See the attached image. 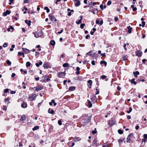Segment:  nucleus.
Returning a JSON list of instances; mask_svg holds the SVG:
<instances>
[{"instance_id": "obj_1", "label": "nucleus", "mask_w": 147, "mask_h": 147, "mask_svg": "<svg viewBox=\"0 0 147 147\" xmlns=\"http://www.w3.org/2000/svg\"><path fill=\"white\" fill-rule=\"evenodd\" d=\"M92 117L91 114L83 115L80 117V123L82 126H85L89 122Z\"/></svg>"}, {"instance_id": "obj_2", "label": "nucleus", "mask_w": 147, "mask_h": 147, "mask_svg": "<svg viewBox=\"0 0 147 147\" xmlns=\"http://www.w3.org/2000/svg\"><path fill=\"white\" fill-rule=\"evenodd\" d=\"M135 139L133 133H131L128 136L127 139V142L128 143H132Z\"/></svg>"}, {"instance_id": "obj_3", "label": "nucleus", "mask_w": 147, "mask_h": 147, "mask_svg": "<svg viewBox=\"0 0 147 147\" xmlns=\"http://www.w3.org/2000/svg\"><path fill=\"white\" fill-rule=\"evenodd\" d=\"M43 35V33L42 31H37L34 33V35L35 37L38 38L39 37H41Z\"/></svg>"}, {"instance_id": "obj_4", "label": "nucleus", "mask_w": 147, "mask_h": 147, "mask_svg": "<svg viewBox=\"0 0 147 147\" xmlns=\"http://www.w3.org/2000/svg\"><path fill=\"white\" fill-rule=\"evenodd\" d=\"M66 73L65 72H60L57 74V76L59 78L64 77Z\"/></svg>"}, {"instance_id": "obj_5", "label": "nucleus", "mask_w": 147, "mask_h": 147, "mask_svg": "<svg viewBox=\"0 0 147 147\" xmlns=\"http://www.w3.org/2000/svg\"><path fill=\"white\" fill-rule=\"evenodd\" d=\"M91 99L92 101L93 102H96L97 100V98L95 95H92L91 96Z\"/></svg>"}, {"instance_id": "obj_6", "label": "nucleus", "mask_w": 147, "mask_h": 147, "mask_svg": "<svg viewBox=\"0 0 147 147\" xmlns=\"http://www.w3.org/2000/svg\"><path fill=\"white\" fill-rule=\"evenodd\" d=\"M36 95L35 94H31L29 97L30 101H32L35 100V98L36 97Z\"/></svg>"}, {"instance_id": "obj_7", "label": "nucleus", "mask_w": 147, "mask_h": 147, "mask_svg": "<svg viewBox=\"0 0 147 147\" xmlns=\"http://www.w3.org/2000/svg\"><path fill=\"white\" fill-rule=\"evenodd\" d=\"M142 54V52L140 50H138L136 52V55L138 57H141Z\"/></svg>"}, {"instance_id": "obj_8", "label": "nucleus", "mask_w": 147, "mask_h": 147, "mask_svg": "<svg viewBox=\"0 0 147 147\" xmlns=\"http://www.w3.org/2000/svg\"><path fill=\"white\" fill-rule=\"evenodd\" d=\"M94 51H91L89 52L88 53H87L86 54V57H87L88 55L90 56H92V55H93L94 53Z\"/></svg>"}, {"instance_id": "obj_9", "label": "nucleus", "mask_w": 147, "mask_h": 147, "mask_svg": "<svg viewBox=\"0 0 147 147\" xmlns=\"http://www.w3.org/2000/svg\"><path fill=\"white\" fill-rule=\"evenodd\" d=\"M36 88V89L35 90V91H36L37 92H38L40 90H41L43 89V87L41 86H36L35 87H34V88Z\"/></svg>"}, {"instance_id": "obj_10", "label": "nucleus", "mask_w": 147, "mask_h": 147, "mask_svg": "<svg viewBox=\"0 0 147 147\" xmlns=\"http://www.w3.org/2000/svg\"><path fill=\"white\" fill-rule=\"evenodd\" d=\"M109 124L110 126H112L115 124L114 121L111 119L109 122Z\"/></svg>"}, {"instance_id": "obj_11", "label": "nucleus", "mask_w": 147, "mask_h": 147, "mask_svg": "<svg viewBox=\"0 0 147 147\" xmlns=\"http://www.w3.org/2000/svg\"><path fill=\"white\" fill-rule=\"evenodd\" d=\"M27 107V104L26 102H23L21 105V107L24 108H25Z\"/></svg>"}, {"instance_id": "obj_12", "label": "nucleus", "mask_w": 147, "mask_h": 147, "mask_svg": "<svg viewBox=\"0 0 147 147\" xmlns=\"http://www.w3.org/2000/svg\"><path fill=\"white\" fill-rule=\"evenodd\" d=\"M23 51L25 53H29L30 52V51L26 49L23 48H22Z\"/></svg>"}, {"instance_id": "obj_13", "label": "nucleus", "mask_w": 147, "mask_h": 147, "mask_svg": "<svg viewBox=\"0 0 147 147\" xmlns=\"http://www.w3.org/2000/svg\"><path fill=\"white\" fill-rule=\"evenodd\" d=\"M49 16L50 17V19L51 21L54 22H55L57 21V19L55 18V17H54V16H53L52 15H49Z\"/></svg>"}, {"instance_id": "obj_14", "label": "nucleus", "mask_w": 147, "mask_h": 147, "mask_svg": "<svg viewBox=\"0 0 147 147\" xmlns=\"http://www.w3.org/2000/svg\"><path fill=\"white\" fill-rule=\"evenodd\" d=\"M74 1L75 2L77 1V3H75V6H76V7H78L80 5V3L79 1L78 0H74Z\"/></svg>"}, {"instance_id": "obj_15", "label": "nucleus", "mask_w": 147, "mask_h": 147, "mask_svg": "<svg viewBox=\"0 0 147 147\" xmlns=\"http://www.w3.org/2000/svg\"><path fill=\"white\" fill-rule=\"evenodd\" d=\"M76 87L75 86H70L69 89V90L70 91H73L75 90L76 89Z\"/></svg>"}, {"instance_id": "obj_16", "label": "nucleus", "mask_w": 147, "mask_h": 147, "mask_svg": "<svg viewBox=\"0 0 147 147\" xmlns=\"http://www.w3.org/2000/svg\"><path fill=\"white\" fill-rule=\"evenodd\" d=\"M89 84L88 86L89 88H91L92 83V81L91 80H89L87 82Z\"/></svg>"}, {"instance_id": "obj_17", "label": "nucleus", "mask_w": 147, "mask_h": 147, "mask_svg": "<svg viewBox=\"0 0 147 147\" xmlns=\"http://www.w3.org/2000/svg\"><path fill=\"white\" fill-rule=\"evenodd\" d=\"M81 140V138L79 137H75L74 138V142H77Z\"/></svg>"}, {"instance_id": "obj_18", "label": "nucleus", "mask_w": 147, "mask_h": 147, "mask_svg": "<svg viewBox=\"0 0 147 147\" xmlns=\"http://www.w3.org/2000/svg\"><path fill=\"white\" fill-rule=\"evenodd\" d=\"M39 61V63H36L35 64L36 66L37 67H39L40 66V65H42V62L41 61Z\"/></svg>"}, {"instance_id": "obj_19", "label": "nucleus", "mask_w": 147, "mask_h": 147, "mask_svg": "<svg viewBox=\"0 0 147 147\" xmlns=\"http://www.w3.org/2000/svg\"><path fill=\"white\" fill-rule=\"evenodd\" d=\"M25 22L28 24V26H30L31 25V22L30 20H25Z\"/></svg>"}, {"instance_id": "obj_20", "label": "nucleus", "mask_w": 147, "mask_h": 147, "mask_svg": "<svg viewBox=\"0 0 147 147\" xmlns=\"http://www.w3.org/2000/svg\"><path fill=\"white\" fill-rule=\"evenodd\" d=\"M48 112L51 114H53L55 113L54 111L52 109H49L48 110Z\"/></svg>"}, {"instance_id": "obj_21", "label": "nucleus", "mask_w": 147, "mask_h": 147, "mask_svg": "<svg viewBox=\"0 0 147 147\" xmlns=\"http://www.w3.org/2000/svg\"><path fill=\"white\" fill-rule=\"evenodd\" d=\"M133 74L134 75V76L136 78L137 77V75H139V72L138 71H137L135 72H133Z\"/></svg>"}, {"instance_id": "obj_22", "label": "nucleus", "mask_w": 147, "mask_h": 147, "mask_svg": "<svg viewBox=\"0 0 147 147\" xmlns=\"http://www.w3.org/2000/svg\"><path fill=\"white\" fill-rule=\"evenodd\" d=\"M10 13V11H9L8 10H7L6 11L5 13H3V16H6L7 15V14H9Z\"/></svg>"}, {"instance_id": "obj_23", "label": "nucleus", "mask_w": 147, "mask_h": 147, "mask_svg": "<svg viewBox=\"0 0 147 147\" xmlns=\"http://www.w3.org/2000/svg\"><path fill=\"white\" fill-rule=\"evenodd\" d=\"M100 64L101 65L104 64L105 65V66H106L107 65V63L105 61H102L100 62Z\"/></svg>"}, {"instance_id": "obj_24", "label": "nucleus", "mask_w": 147, "mask_h": 147, "mask_svg": "<svg viewBox=\"0 0 147 147\" xmlns=\"http://www.w3.org/2000/svg\"><path fill=\"white\" fill-rule=\"evenodd\" d=\"M26 119L25 116L24 115H22L20 119V121H24Z\"/></svg>"}, {"instance_id": "obj_25", "label": "nucleus", "mask_w": 147, "mask_h": 147, "mask_svg": "<svg viewBox=\"0 0 147 147\" xmlns=\"http://www.w3.org/2000/svg\"><path fill=\"white\" fill-rule=\"evenodd\" d=\"M96 4L94 2H90L89 4V7H92Z\"/></svg>"}, {"instance_id": "obj_26", "label": "nucleus", "mask_w": 147, "mask_h": 147, "mask_svg": "<svg viewBox=\"0 0 147 147\" xmlns=\"http://www.w3.org/2000/svg\"><path fill=\"white\" fill-rule=\"evenodd\" d=\"M50 44L52 46H54L55 45V42L54 40H52L50 42Z\"/></svg>"}, {"instance_id": "obj_27", "label": "nucleus", "mask_w": 147, "mask_h": 147, "mask_svg": "<svg viewBox=\"0 0 147 147\" xmlns=\"http://www.w3.org/2000/svg\"><path fill=\"white\" fill-rule=\"evenodd\" d=\"M128 32L129 33H131V29H132V28L131 27H130V26H129L128 27Z\"/></svg>"}, {"instance_id": "obj_28", "label": "nucleus", "mask_w": 147, "mask_h": 147, "mask_svg": "<svg viewBox=\"0 0 147 147\" xmlns=\"http://www.w3.org/2000/svg\"><path fill=\"white\" fill-rule=\"evenodd\" d=\"M131 82L132 83L134 84L135 85H136V82L135 81L134 79H132L131 80Z\"/></svg>"}, {"instance_id": "obj_29", "label": "nucleus", "mask_w": 147, "mask_h": 147, "mask_svg": "<svg viewBox=\"0 0 147 147\" xmlns=\"http://www.w3.org/2000/svg\"><path fill=\"white\" fill-rule=\"evenodd\" d=\"M88 105L89 108L92 107V104L90 100H88Z\"/></svg>"}, {"instance_id": "obj_30", "label": "nucleus", "mask_w": 147, "mask_h": 147, "mask_svg": "<svg viewBox=\"0 0 147 147\" xmlns=\"http://www.w3.org/2000/svg\"><path fill=\"white\" fill-rule=\"evenodd\" d=\"M44 9L47 10V12L48 13L50 11V10L48 7H45L44 8Z\"/></svg>"}, {"instance_id": "obj_31", "label": "nucleus", "mask_w": 147, "mask_h": 147, "mask_svg": "<svg viewBox=\"0 0 147 147\" xmlns=\"http://www.w3.org/2000/svg\"><path fill=\"white\" fill-rule=\"evenodd\" d=\"M68 66L69 64L67 63H64L63 65V66L64 67H67Z\"/></svg>"}, {"instance_id": "obj_32", "label": "nucleus", "mask_w": 147, "mask_h": 147, "mask_svg": "<svg viewBox=\"0 0 147 147\" xmlns=\"http://www.w3.org/2000/svg\"><path fill=\"white\" fill-rule=\"evenodd\" d=\"M31 65L30 63L29 62H27L26 63V66L27 67H30Z\"/></svg>"}, {"instance_id": "obj_33", "label": "nucleus", "mask_w": 147, "mask_h": 147, "mask_svg": "<svg viewBox=\"0 0 147 147\" xmlns=\"http://www.w3.org/2000/svg\"><path fill=\"white\" fill-rule=\"evenodd\" d=\"M39 128V127L38 126H36L32 128V130L33 131L36 130L37 129H38Z\"/></svg>"}, {"instance_id": "obj_34", "label": "nucleus", "mask_w": 147, "mask_h": 147, "mask_svg": "<svg viewBox=\"0 0 147 147\" xmlns=\"http://www.w3.org/2000/svg\"><path fill=\"white\" fill-rule=\"evenodd\" d=\"M123 139H122L121 138H120L119 139H118V141L119 144H120L121 142H123Z\"/></svg>"}, {"instance_id": "obj_35", "label": "nucleus", "mask_w": 147, "mask_h": 147, "mask_svg": "<svg viewBox=\"0 0 147 147\" xmlns=\"http://www.w3.org/2000/svg\"><path fill=\"white\" fill-rule=\"evenodd\" d=\"M118 133L121 134H123V131L122 130L120 129L118 130Z\"/></svg>"}, {"instance_id": "obj_36", "label": "nucleus", "mask_w": 147, "mask_h": 147, "mask_svg": "<svg viewBox=\"0 0 147 147\" xmlns=\"http://www.w3.org/2000/svg\"><path fill=\"white\" fill-rule=\"evenodd\" d=\"M76 23L77 24H79L82 23L81 19H80L78 21H77L76 22Z\"/></svg>"}, {"instance_id": "obj_37", "label": "nucleus", "mask_w": 147, "mask_h": 147, "mask_svg": "<svg viewBox=\"0 0 147 147\" xmlns=\"http://www.w3.org/2000/svg\"><path fill=\"white\" fill-rule=\"evenodd\" d=\"M43 67L45 68L46 69H48L49 68L48 66L46 64H44L43 65Z\"/></svg>"}, {"instance_id": "obj_38", "label": "nucleus", "mask_w": 147, "mask_h": 147, "mask_svg": "<svg viewBox=\"0 0 147 147\" xmlns=\"http://www.w3.org/2000/svg\"><path fill=\"white\" fill-rule=\"evenodd\" d=\"M97 131L96 130V128L94 129V130H93L92 131V133L93 134H95L96 133Z\"/></svg>"}, {"instance_id": "obj_39", "label": "nucleus", "mask_w": 147, "mask_h": 147, "mask_svg": "<svg viewBox=\"0 0 147 147\" xmlns=\"http://www.w3.org/2000/svg\"><path fill=\"white\" fill-rule=\"evenodd\" d=\"M96 140H93L92 143L94 145H96Z\"/></svg>"}, {"instance_id": "obj_40", "label": "nucleus", "mask_w": 147, "mask_h": 147, "mask_svg": "<svg viewBox=\"0 0 147 147\" xmlns=\"http://www.w3.org/2000/svg\"><path fill=\"white\" fill-rule=\"evenodd\" d=\"M132 111V109L131 107H130L129 108V110L128 111H127V113H130Z\"/></svg>"}, {"instance_id": "obj_41", "label": "nucleus", "mask_w": 147, "mask_h": 147, "mask_svg": "<svg viewBox=\"0 0 147 147\" xmlns=\"http://www.w3.org/2000/svg\"><path fill=\"white\" fill-rule=\"evenodd\" d=\"M85 25L84 24H82L80 26V28L82 29H83L84 28Z\"/></svg>"}, {"instance_id": "obj_42", "label": "nucleus", "mask_w": 147, "mask_h": 147, "mask_svg": "<svg viewBox=\"0 0 147 147\" xmlns=\"http://www.w3.org/2000/svg\"><path fill=\"white\" fill-rule=\"evenodd\" d=\"M7 63L9 65H10L11 64V62L9 60H7L6 61Z\"/></svg>"}, {"instance_id": "obj_43", "label": "nucleus", "mask_w": 147, "mask_h": 147, "mask_svg": "<svg viewBox=\"0 0 147 147\" xmlns=\"http://www.w3.org/2000/svg\"><path fill=\"white\" fill-rule=\"evenodd\" d=\"M52 102L53 103V105L54 106H55L57 105V103L55 102V100H52Z\"/></svg>"}, {"instance_id": "obj_44", "label": "nucleus", "mask_w": 147, "mask_h": 147, "mask_svg": "<svg viewBox=\"0 0 147 147\" xmlns=\"http://www.w3.org/2000/svg\"><path fill=\"white\" fill-rule=\"evenodd\" d=\"M8 100H9V98H5V102H7V104L8 105V104H9V101H8Z\"/></svg>"}, {"instance_id": "obj_45", "label": "nucleus", "mask_w": 147, "mask_h": 147, "mask_svg": "<svg viewBox=\"0 0 147 147\" xmlns=\"http://www.w3.org/2000/svg\"><path fill=\"white\" fill-rule=\"evenodd\" d=\"M22 55H24V53L21 52H18V55L20 56H21Z\"/></svg>"}, {"instance_id": "obj_46", "label": "nucleus", "mask_w": 147, "mask_h": 147, "mask_svg": "<svg viewBox=\"0 0 147 147\" xmlns=\"http://www.w3.org/2000/svg\"><path fill=\"white\" fill-rule=\"evenodd\" d=\"M101 78L102 79H105V78H106L107 77L105 76L102 75V76H101Z\"/></svg>"}, {"instance_id": "obj_47", "label": "nucleus", "mask_w": 147, "mask_h": 147, "mask_svg": "<svg viewBox=\"0 0 147 147\" xmlns=\"http://www.w3.org/2000/svg\"><path fill=\"white\" fill-rule=\"evenodd\" d=\"M58 124L60 125H62L61 121L60 120H58Z\"/></svg>"}, {"instance_id": "obj_48", "label": "nucleus", "mask_w": 147, "mask_h": 147, "mask_svg": "<svg viewBox=\"0 0 147 147\" xmlns=\"http://www.w3.org/2000/svg\"><path fill=\"white\" fill-rule=\"evenodd\" d=\"M3 110L5 111L7 110V107L5 106H3Z\"/></svg>"}, {"instance_id": "obj_49", "label": "nucleus", "mask_w": 147, "mask_h": 147, "mask_svg": "<svg viewBox=\"0 0 147 147\" xmlns=\"http://www.w3.org/2000/svg\"><path fill=\"white\" fill-rule=\"evenodd\" d=\"M7 45L6 43H5L3 45V46L4 47H7Z\"/></svg>"}, {"instance_id": "obj_50", "label": "nucleus", "mask_w": 147, "mask_h": 147, "mask_svg": "<svg viewBox=\"0 0 147 147\" xmlns=\"http://www.w3.org/2000/svg\"><path fill=\"white\" fill-rule=\"evenodd\" d=\"M9 91V89H5L4 92L5 93H7Z\"/></svg>"}, {"instance_id": "obj_51", "label": "nucleus", "mask_w": 147, "mask_h": 147, "mask_svg": "<svg viewBox=\"0 0 147 147\" xmlns=\"http://www.w3.org/2000/svg\"><path fill=\"white\" fill-rule=\"evenodd\" d=\"M29 2V0H24V3H28Z\"/></svg>"}, {"instance_id": "obj_52", "label": "nucleus", "mask_w": 147, "mask_h": 147, "mask_svg": "<svg viewBox=\"0 0 147 147\" xmlns=\"http://www.w3.org/2000/svg\"><path fill=\"white\" fill-rule=\"evenodd\" d=\"M123 47H124V49H125V51L127 49V48L126 47V44H124V45H123Z\"/></svg>"}, {"instance_id": "obj_53", "label": "nucleus", "mask_w": 147, "mask_h": 147, "mask_svg": "<svg viewBox=\"0 0 147 147\" xmlns=\"http://www.w3.org/2000/svg\"><path fill=\"white\" fill-rule=\"evenodd\" d=\"M111 3V1H109L107 3V5H110Z\"/></svg>"}, {"instance_id": "obj_54", "label": "nucleus", "mask_w": 147, "mask_h": 147, "mask_svg": "<svg viewBox=\"0 0 147 147\" xmlns=\"http://www.w3.org/2000/svg\"><path fill=\"white\" fill-rule=\"evenodd\" d=\"M122 59L123 60L125 61L127 59V58L123 56L122 57Z\"/></svg>"}, {"instance_id": "obj_55", "label": "nucleus", "mask_w": 147, "mask_h": 147, "mask_svg": "<svg viewBox=\"0 0 147 147\" xmlns=\"http://www.w3.org/2000/svg\"><path fill=\"white\" fill-rule=\"evenodd\" d=\"M142 27H144L145 24V22L144 21H142Z\"/></svg>"}, {"instance_id": "obj_56", "label": "nucleus", "mask_w": 147, "mask_h": 147, "mask_svg": "<svg viewBox=\"0 0 147 147\" xmlns=\"http://www.w3.org/2000/svg\"><path fill=\"white\" fill-rule=\"evenodd\" d=\"M90 37V35H89V34H88V35H87L85 36V38L86 39H88V38H89Z\"/></svg>"}, {"instance_id": "obj_57", "label": "nucleus", "mask_w": 147, "mask_h": 147, "mask_svg": "<svg viewBox=\"0 0 147 147\" xmlns=\"http://www.w3.org/2000/svg\"><path fill=\"white\" fill-rule=\"evenodd\" d=\"M118 18L117 17H115L114 20L115 22H117L118 20Z\"/></svg>"}, {"instance_id": "obj_58", "label": "nucleus", "mask_w": 147, "mask_h": 147, "mask_svg": "<svg viewBox=\"0 0 147 147\" xmlns=\"http://www.w3.org/2000/svg\"><path fill=\"white\" fill-rule=\"evenodd\" d=\"M91 64L93 65H95V61L94 60H92L91 62Z\"/></svg>"}, {"instance_id": "obj_59", "label": "nucleus", "mask_w": 147, "mask_h": 147, "mask_svg": "<svg viewBox=\"0 0 147 147\" xmlns=\"http://www.w3.org/2000/svg\"><path fill=\"white\" fill-rule=\"evenodd\" d=\"M137 9V8L136 7H134L132 9V10L133 11H136Z\"/></svg>"}, {"instance_id": "obj_60", "label": "nucleus", "mask_w": 147, "mask_h": 147, "mask_svg": "<svg viewBox=\"0 0 147 147\" xmlns=\"http://www.w3.org/2000/svg\"><path fill=\"white\" fill-rule=\"evenodd\" d=\"M63 32V29H62L60 31H59L58 32V34H61Z\"/></svg>"}, {"instance_id": "obj_61", "label": "nucleus", "mask_w": 147, "mask_h": 147, "mask_svg": "<svg viewBox=\"0 0 147 147\" xmlns=\"http://www.w3.org/2000/svg\"><path fill=\"white\" fill-rule=\"evenodd\" d=\"M139 128V126L138 125H137L136 126L135 129L136 130H138Z\"/></svg>"}, {"instance_id": "obj_62", "label": "nucleus", "mask_w": 147, "mask_h": 147, "mask_svg": "<svg viewBox=\"0 0 147 147\" xmlns=\"http://www.w3.org/2000/svg\"><path fill=\"white\" fill-rule=\"evenodd\" d=\"M144 138L147 139V134H144Z\"/></svg>"}, {"instance_id": "obj_63", "label": "nucleus", "mask_w": 147, "mask_h": 147, "mask_svg": "<svg viewBox=\"0 0 147 147\" xmlns=\"http://www.w3.org/2000/svg\"><path fill=\"white\" fill-rule=\"evenodd\" d=\"M15 74L14 73H13L11 75V77L12 78H13L15 76Z\"/></svg>"}, {"instance_id": "obj_64", "label": "nucleus", "mask_w": 147, "mask_h": 147, "mask_svg": "<svg viewBox=\"0 0 147 147\" xmlns=\"http://www.w3.org/2000/svg\"><path fill=\"white\" fill-rule=\"evenodd\" d=\"M103 5L102 4H101L100 6V8L102 10L103 9Z\"/></svg>"}]
</instances>
